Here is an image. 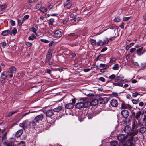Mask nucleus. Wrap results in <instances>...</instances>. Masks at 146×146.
<instances>
[{"label":"nucleus","instance_id":"obj_50","mask_svg":"<svg viewBox=\"0 0 146 146\" xmlns=\"http://www.w3.org/2000/svg\"><path fill=\"white\" fill-rule=\"evenodd\" d=\"M103 54H100L99 55L96 59V60L97 61L98 60H99L100 59H101V58L102 57V56L103 55Z\"/></svg>","mask_w":146,"mask_h":146},{"label":"nucleus","instance_id":"obj_24","mask_svg":"<svg viewBox=\"0 0 146 146\" xmlns=\"http://www.w3.org/2000/svg\"><path fill=\"white\" fill-rule=\"evenodd\" d=\"M22 129H20L17 131L15 134V136L17 138H18L23 133Z\"/></svg>","mask_w":146,"mask_h":146},{"label":"nucleus","instance_id":"obj_54","mask_svg":"<svg viewBox=\"0 0 146 146\" xmlns=\"http://www.w3.org/2000/svg\"><path fill=\"white\" fill-rule=\"evenodd\" d=\"M120 21V18L119 16H117L114 19V21L116 22H119Z\"/></svg>","mask_w":146,"mask_h":146},{"label":"nucleus","instance_id":"obj_27","mask_svg":"<svg viewBox=\"0 0 146 146\" xmlns=\"http://www.w3.org/2000/svg\"><path fill=\"white\" fill-rule=\"evenodd\" d=\"M19 111V110H16L11 112H9L7 115L6 117H10L11 116H12L13 115L15 114L18 112Z\"/></svg>","mask_w":146,"mask_h":146},{"label":"nucleus","instance_id":"obj_57","mask_svg":"<svg viewBox=\"0 0 146 146\" xmlns=\"http://www.w3.org/2000/svg\"><path fill=\"white\" fill-rule=\"evenodd\" d=\"M139 101L138 100H136L135 99L132 100V101L133 103L134 104H137L139 102Z\"/></svg>","mask_w":146,"mask_h":146},{"label":"nucleus","instance_id":"obj_60","mask_svg":"<svg viewBox=\"0 0 146 146\" xmlns=\"http://www.w3.org/2000/svg\"><path fill=\"white\" fill-rule=\"evenodd\" d=\"M25 44L28 47H30L32 46V44L31 43H30L28 42H26Z\"/></svg>","mask_w":146,"mask_h":146},{"label":"nucleus","instance_id":"obj_43","mask_svg":"<svg viewBox=\"0 0 146 146\" xmlns=\"http://www.w3.org/2000/svg\"><path fill=\"white\" fill-rule=\"evenodd\" d=\"M25 142L24 141H22L17 144V146H25Z\"/></svg>","mask_w":146,"mask_h":146},{"label":"nucleus","instance_id":"obj_52","mask_svg":"<svg viewBox=\"0 0 146 146\" xmlns=\"http://www.w3.org/2000/svg\"><path fill=\"white\" fill-rule=\"evenodd\" d=\"M41 4H42L41 3H37L34 7V9H38L39 8V7H38V5H41Z\"/></svg>","mask_w":146,"mask_h":146},{"label":"nucleus","instance_id":"obj_53","mask_svg":"<svg viewBox=\"0 0 146 146\" xmlns=\"http://www.w3.org/2000/svg\"><path fill=\"white\" fill-rule=\"evenodd\" d=\"M115 77H116V76H115V75L114 74H113L110 75L109 77V78L111 79H115V78H116Z\"/></svg>","mask_w":146,"mask_h":146},{"label":"nucleus","instance_id":"obj_16","mask_svg":"<svg viewBox=\"0 0 146 146\" xmlns=\"http://www.w3.org/2000/svg\"><path fill=\"white\" fill-rule=\"evenodd\" d=\"M38 25L36 24L34 25L33 26L31 30L30 29H29V30L33 32L36 35H37V33L36 31L38 30Z\"/></svg>","mask_w":146,"mask_h":146},{"label":"nucleus","instance_id":"obj_35","mask_svg":"<svg viewBox=\"0 0 146 146\" xmlns=\"http://www.w3.org/2000/svg\"><path fill=\"white\" fill-rule=\"evenodd\" d=\"M104 45V43L102 40H99L97 42V46H98Z\"/></svg>","mask_w":146,"mask_h":146},{"label":"nucleus","instance_id":"obj_25","mask_svg":"<svg viewBox=\"0 0 146 146\" xmlns=\"http://www.w3.org/2000/svg\"><path fill=\"white\" fill-rule=\"evenodd\" d=\"M143 49V47H141L140 48L138 49L137 50V54L139 56H140L141 54H143L144 52L142 53V51Z\"/></svg>","mask_w":146,"mask_h":146},{"label":"nucleus","instance_id":"obj_55","mask_svg":"<svg viewBox=\"0 0 146 146\" xmlns=\"http://www.w3.org/2000/svg\"><path fill=\"white\" fill-rule=\"evenodd\" d=\"M40 41L42 42H44L45 43H48L50 42V41L49 40H48L46 39H40Z\"/></svg>","mask_w":146,"mask_h":146},{"label":"nucleus","instance_id":"obj_3","mask_svg":"<svg viewBox=\"0 0 146 146\" xmlns=\"http://www.w3.org/2000/svg\"><path fill=\"white\" fill-rule=\"evenodd\" d=\"M16 140L15 138H11L9 139V140L5 141L3 143L4 146H14V143Z\"/></svg>","mask_w":146,"mask_h":146},{"label":"nucleus","instance_id":"obj_5","mask_svg":"<svg viewBox=\"0 0 146 146\" xmlns=\"http://www.w3.org/2000/svg\"><path fill=\"white\" fill-rule=\"evenodd\" d=\"M128 136V134L125 135L120 134L117 136V139L118 140L123 142L127 139Z\"/></svg>","mask_w":146,"mask_h":146},{"label":"nucleus","instance_id":"obj_4","mask_svg":"<svg viewBox=\"0 0 146 146\" xmlns=\"http://www.w3.org/2000/svg\"><path fill=\"white\" fill-rule=\"evenodd\" d=\"M80 35V33L79 32H76L74 33H72L69 34L68 36L69 37V38L71 40H73L77 38Z\"/></svg>","mask_w":146,"mask_h":146},{"label":"nucleus","instance_id":"obj_15","mask_svg":"<svg viewBox=\"0 0 146 146\" xmlns=\"http://www.w3.org/2000/svg\"><path fill=\"white\" fill-rule=\"evenodd\" d=\"M88 102H89V107L90 105L92 106H96L98 104V100L96 99H93L90 102L88 100Z\"/></svg>","mask_w":146,"mask_h":146},{"label":"nucleus","instance_id":"obj_18","mask_svg":"<svg viewBox=\"0 0 146 146\" xmlns=\"http://www.w3.org/2000/svg\"><path fill=\"white\" fill-rule=\"evenodd\" d=\"M110 104L112 107H116L117 106L118 103L116 100L113 99L110 101Z\"/></svg>","mask_w":146,"mask_h":146},{"label":"nucleus","instance_id":"obj_63","mask_svg":"<svg viewBox=\"0 0 146 146\" xmlns=\"http://www.w3.org/2000/svg\"><path fill=\"white\" fill-rule=\"evenodd\" d=\"M107 49V48L106 47H104L101 50V52H103L105 51H106Z\"/></svg>","mask_w":146,"mask_h":146},{"label":"nucleus","instance_id":"obj_22","mask_svg":"<svg viewBox=\"0 0 146 146\" xmlns=\"http://www.w3.org/2000/svg\"><path fill=\"white\" fill-rule=\"evenodd\" d=\"M16 71V68L15 67L12 66L9 68L8 73H15Z\"/></svg>","mask_w":146,"mask_h":146},{"label":"nucleus","instance_id":"obj_21","mask_svg":"<svg viewBox=\"0 0 146 146\" xmlns=\"http://www.w3.org/2000/svg\"><path fill=\"white\" fill-rule=\"evenodd\" d=\"M124 77L123 76L121 77L120 76H117L115 79V81L116 82H117L118 81L119 82H123L124 80L123 79Z\"/></svg>","mask_w":146,"mask_h":146},{"label":"nucleus","instance_id":"obj_11","mask_svg":"<svg viewBox=\"0 0 146 146\" xmlns=\"http://www.w3.org/2000/svg\"><path fill=\"white\" fill-rule=\"evenodd\" d=\"M131 128L130 126L129 125H126L124 129V131L127 134H128V135L130 136V131H131Z\"/></svg>","mask_w":146,"mask_h":146},{"label":"nucleus","instance_id":"obj_61","mask_svg":"<svg viewBox=\"0 0 146 146\" xmlns=\"http://www.w3.org/2000/svg\"><path fill=\"white\" fill-rule=\"evenodd\" d=\"M130 18V17H125L123 18V20L124 21L128 20Z\"/></svg>","mask_w":146,"mask_h":146},{"label":"nucleus","instance_id":"obj_6","mask_svg":"<svg viewBox=\"0 0 146 146\" xmlns=\"http://www.w3.org/2000/svg\"><path fill=\"white\" fill-rule=\"evenodd\" d=\"M129 112L127 110H123L121 111V114L122 117L125 119L129 116Z\"/></svg>","mask_w":146,"mask_h":146},{"label":"nucleus","instance_id":"obj_30","mask_svg":"<svg viewBox=\"0 0 146 146\" xmlns=\"http://www.w3.org/2000/svg\"><path fill=\"white\" fill-rule=\"evenodd\" d=\"M63 5L64 7H66L67 9H69L72 6V4L71 3L69 2L66 4H64Z\"/></svg>","mask_w":146,"mask_h":146},{"label":"nucleus","instance_id":"obj_64","mask_svg":"<svg viewBox=\"0 0 146 146\" xmlns=\"http://www.w3.org/2000/svg\"><path fill=\"white\" fill-rule=\"evenodd\" d=\"M11 24L13 26H15V21L13 20H11L10 21Z\"/></svg>","mask_w":146,"mask_h":146},{"label":"nucleus","instance_id":"obj_49","mask_svg":"<svg viewBox=\"0 0 146 146\" xmlns=\"http://www.w3.org/2000/svg\"><path fill=\"white\" fill-rule=\"evenodd\" d=\"M109 41V40L107 38H106L105 39L103 40V42L104 43V45L107 44L108 43Z\"/></svg>","mask_w":146,"mask_h":146},{"label":"nucleus","instance_id":"obj_2","mask_svg":"<svg viewBox=\"0 0 146 146\" xmlns=\"http://www.w3.org/2000/svg\"><path fill=\"white\" fill-rule=\"evenodd\" d=\"M137 122L136 120L132 122V128L131 129V131H130V136L132 137L133 136L134 137V136L136 135L138 132V130L136 129L135 131H134V129L136 127L137 128Z\"/></svg>","mask_w":146,"mask_h":146},{"label":"nucleus","instance_id":"obj_29","mask_svg":"<svg viewBox=\"0 0 146 146\" xmlns=\"http://www.w3.org/2000/svg\"><path fill=\"white\" fill-rule=\"evenodd\" d=\"M38 10L42 13H45L47 11V9L44 6L41 7Z\"/></svg>","mask_w":146,"mask_h":146},{"label":"nucleus","instance_id":"obj_46","mask_svg":"<svg viewBox=\"0 0 146 146\" xmlns=\"http://www.w3.org/2000/svg\"><path fill=\"white\" fill-rule=\"evenodd\" d=\"M119 67L118 64H114V66L112 68L114 70H116L118 69V68Z\"/></svg>","mask_w":146,"mask_h":146},{"label":"nucleus","instance_id":"obj_59","mask_svg":"<svg viewBox=\"0 0 146 146\" xmlns=\"http://www.w3.org/2000/svg\"><path fill=\"white\" fill-rule=\"evenodd\" d=\"M136 113L135 112L133 111L132 114V115H130V117L131 118L132 117H135V116H136Z\"/></svg>","mask_w":146,"mask_h":146},{"label":"nucleus","instance_id":"obj_1","mask_svg":"<svg viewBox=\"0 0 146 146\" xmlns=\"http://www.w3.org/2000/svg\"><path fill=\"white\" fill-rule=\"evenodd\" d=\"M81 102L76 103L75 107L78 109L89 107V102L88 98H81L80 100Z\"/></svg>","mask_w":146,"mask_h":146},{"label":"nucleus","instance_id":"obj_51","mask_svg":"<svg viewBox=\"0 0 146 146\" xmlns=\"http://www.w3.org/2000/svg\"><path fill=\"white\" fill-rule=\"evenodd\" d=\"M139 95H140L139 94V93H138L137 92H135V93H133V94L132 96L134 98H135V97H137V96Z\"/></svg>","mask_w":146,"mask_h":146},{"label":"nucleus","instance_id":"obj_23","mask_svg":"<svg viewBox=\"0 0 146 146\" xmlns=\"http://www.w3.org/2000/svg\"><path fill=\"white\" fill-rule=\"evenodd\" d=\"M7 72H3L1 74V78L3 80H5L7 77Z\"/></svg>","mask_w":146,"mask_h":146},{"label":"nucleus","instance_id":"obj_9","mask_svg":"<svg viewBox=\"0 0 146 146\" xmlns=\"http://www.w3.org/2000/svg\"><path fill=\"white\" fill-rule=\"evenodd\" d=\"M99 113L97 110L93 112H90L88 113V117L89 119H91L93 117L95 116L96 114H98Z\"/></svg>","mask_w":146,"mask_h":146},{"label":"nucleus","instance_id":"obj_34","mask_svg":"<svg viewBox=\"0 0 146 146\" xmlns=\"http://www.w3.org/2000/svg\"><path fill=\"white\" fill-rule=\"evenodd\" d=\"M113 84L114 86H122L123 85V83L122 82H118L117 83H113Z\"/></svg>","mask_w":146,"mask_h":146},{"label":"nucleus","instance_id":"obj_47","mask_svg":"<svg viewBox=\"0 0 146 146\" xmlns=\"http://www.w3.org/2000/svg\"><path fill=\"white\" fill-rule=\"evenodd\" d=\"M23 23V20L19 19L18 20V24L19 26L21 25Z\"/></svg>","mask_w":146,"mask_h":146},{"label":"nucleus","instance_id":"obj_17","mask_svg":"<svg viewBox=\"0 0 146 146\" xmlns=\"http://www.w3.org/2000/svg\"><path fill=\"white\" fill-rule=\"evenodd\" d=\"M62 32L58 30H56L54 33V35L55 37H60L62 36Z\"/></svg>","mask_w":146,"mask_h":146},{"label":"nucleus","instance_id":"obj_62","mask_svg":"<svg viewBox=\"0 0 146 146\" xmlns=\"http://www.w3.org/2000/svg\"><path fill=\"white\" fill-rule=\"evenodd\" d=\"M29 17L28 15H26L24 16L23 17V19L24 20H25L26 19H28Z\"/></svg>","mask_w":146,"mask_h":146},{"label":"nucleus","instance_id":"obj_13","mask_svg":"<svg viewBox=\"0 0 146 146\" xmlns=\"http://www.w3.org/2000/svg\"><path fill=\"white\" fill-rule=\"evenodd\" d=\"M53 51V50L51 49L50 48L49 49L46 57V59H47L48 60H50L51 59Z\"/></svg>","mask_w":146,"mask_h":146},{"label":"nucleus","instance_id":"obj_38","mask_svg":"<svg viewBox=\"0 0 146 146\" xmlns=\"http://www.w3.org/2000/svg\"><path fill=\"white\" fill-rule=\"evenodd\" d=\"M90 42L91 44L93 45H97V42L96 40L93 39H90Z\"/></svg>","mask_w":146,"mask_h":146},{"label":"nucleus","instance_id":"obj_44","mask_svg":"<svg viewBox=\"0 0 146 146\" xmlns=\"http://www.w3.org/2000/svg\"><path fill=\"white\" fill-rule=\"evenodd\" d=\"M80 44L78 43H73L70 44V46L71 47L74 46H78Z\"/></svg>","mask_w":146,"mask_h":146},{"label":"nucleus","instance_id":"obj_41","mask_svg":"<svg viewBox=\"0 0 146 146\" xmlns=\"http://www.w3.org/2000/svg\"><path fill=\"white\" fill-rule=\"evenodd\" d=\"M51 126V124L49 123H47L45 124V128L46 130L48 129Z\"/></svg>","mask_w":146,"mask_h":146},{"label":"nucleus","instance_id":"obj_56","mask_svg":"<svg viewBox=\"0 0 146 146\" xmlns=\"http://www.w3.org/2000/svg\"><path fill=\"white\" fill-rule=\"evenodd\" d=\"M98 80L101 82H104L105 81V79L103 77H100L98 78Z\"/></svg>","mask_w":146,"mask_h":146},{"label":"nucleus","instance_id":"obj_20","mask_svg":"<svg viewBox=\"0 0 146 146\" xmlns=\"http://www.w3.org/2000/svg\"><path fill=\"white\" fill-rule=\"evenodd\" d=\"M74 105L72 103H69L65 104V107L67 109H72L74 107Z\"/></svg>","mask_w":146,"mask_h":146},{"label":"nucleus","instance_id":"obj_48","mask_svg":"<svg viewBox=\"0 0 146 146\" xmlns=\"http://www.w3.org/2000/svg\"><path fill=\"white\" fill-rule=\"evenodd\" d=\"M121 107L122 109H127L128 108L127 105L123 103L121 104Z\"/></svg>","mask_w":146,"mask_h":146},{"label":"nucleus","instance_id":"obj_10","mask_svg":"<svg viewBox=\"0 0 146 146\" xmlns=\"http://www.w3.org/2000/svg\"><path fill=\"white\" fill-rule=\"evenodd\" d=\"M81 19V17H79L75 16L74 18L73 19H71V22L72 23L73 25H76L78 21Z\"/></svg>","mask_w":146,"mask_h":146},{"label":"nucleus","instance_id":"obj_26","mask_svg":"<svg viewBox=\"0 0 146 146\" xmlns=\"http://www.w3.org/2000/svg\"><path fill=\"white\" fill-rule=\"evenodd\" d=\"M10 32V31L9 30H4L2 32L1 35L3 36H6L9 34Z\"/></svg>","mask_w":146,"mask_h":146},{"label":"nucleus","instance_id":"obj_19","mask_svg":"<svg viewBox=\"0 0 146 146\" xmlns=\"http://www.w3.org/2000/svg\"><path fill=\"white\" fill-rule=\"evenodd\" d=\"M36 123L34 119L33 121L29 122V127L31 128H35L36 125Z\"/></svg>","mask_w":146,"mask_h":146},{"label":"nucleus","instance_id":"obj_7","mask_svg":"<svg viewBox=\"0 0 146 146\" xmlns=\"http://www.w3.org/2000/svg\"><path fill=\"white\" fill-rule=\"evenodd\" d=\"M44 115L41 114L36 116L34 118V120L36 122H39V121H42L44 118Z\"/></svg>","mask_w":146,"mask_h":146},{"label":"nucleus","instance_id":"obj_40","mask_svg":"<svg viewBox=\"0 0 146 146\" xmlns=\"http://www.w3.org/2000/svg\"><path fill=\"white\" fill-rule=\"evenodd\" d=\"M115 29V31L116 29H117V27L115 25H110L109 28L108 29Z\"/></svg>","mask_w":146,"mask_h":146},{"label":"nucleus","instance_id":"obj_37","mask_svg":"<svg viewBox=\"0 0 146 146\" xmlns=\"http://www.w3.org/2000/svg\"><path fill=\"white\" fill-rule=\"evenodd\" d=\"M141 114V113L139 111H138L136 113L135 119H136L138 120L139 119L140 117Z\"/></svg>","mask_w":146,"mask_h":146},{"label":"nucleus","instance_id":"obj_28","mask_svg":"<svg viewBox=\"0 0 146 146\" xmlns=\"http://www.w3.org/2000/svg\"><path fill=\"white\" fill-rule=\"evenodd\" d=\"M62 106H59L57 107L54 108L53 110L54 112H59L62 109Z\"/></svg>","mask_w":146,"mask_h":146},{"label":"nucleus","instance_id":"obj_58","mask_svg":"<svg viewBox=\"0 0 146 146\" xmlns=\"http://www.w3.org/2000/svg\"><path fill=\"white\" fill-rule=\"evenodd\" d=\"M30 113V112L29 111V112H26L23 115L21 118H20V119H21L23 118L25 116L28 115Z\"/></svg>","mask_w":146,"mask_h":146},{"label":"nucleus","instance_id":"obj_33","mask_svg":"<svg viewBox=\"0 0 146 146\" xmlns=\"http://www.w3.org/2000/svg\"><path fill=\"white\" fill-rule=\"evenodd\" d=\"M36 38V37L35 35L33 33L31 36L28 37V39L29 40H33L34 39H35Z\"/></svg>","mask_w":146,"mask_h":146},{"label":"nucleus","instance_id":"obj_14","mask_svg":"<svg viewBox=\"0 0 146 146\" xmlns=\"http://www.w3.org/2000/svg\"><path fill=\"white\" fill-rule=\"evenodd\" d=\"M53 110H49L45 112L47 117H50L52 116L55 115Z\"/></svg>","mask_w":146,"mask_h":146},{"label":"nucleus","instance_id":"obj_8","mask_svg":"<svg viewBox=\"0 0 146 146\" xmlns=\"http://www.w3.org/2000/svg\"><path fill=\"white\" fill-rule=\"evenodd\" d=\"M109 101V99L108 98H100L99 99V103L101 104H106Z\"/></svg>","mask_w":146,"mask_h":146},{"label":"nucleus","instance_id":"obj_12","mask_svg":"<svg viewBox=\"0 0 146 146\" xmlns=\"http://www.w3.org/2000/svg\"><path fill=\"white\" fill-rule=\"evenodd\" d=\"M29 121L27 119L24 121L22 123H20L19 125L23 129H25L27 126V122Z\"/></svg>","mask_w":146,"mask_h":146},{"label":"nucleus","instance_id":"obj_45","mask_svg":"<svg viewBox=\"0 0 146 146\" xmlns=\"http://www.w3.org/2000/svg\"><path fill=\"white\" fill-rule=\"evenodd\" d=\"M7 5L6 4L0 6V8L2 10H3L6 8Z\"/></svg>","mask_w":146,"mask_h":146},{"label":"nucleus","instance_id":"obj_39","mask_svg":"<svg viewBox=\"0 0 146 146\" xmlns=\"http://www.w3.org/2000/svg\"><path fill=\"white\" fill-rule=\"evenodd\" d=\"M109 66L105 64H101L100 65V67H102L104 69H106L107 67H108Z\"/></svg>","mask_w":146,"mask_h":146},{"label":"nucleus","instance_id":"obj_31","mask_svg":"<svg viewBox=\"0 0 146 146\" xmlns=\"http://www.w3.org/2000/svg\"><path fill=\"white\" fill-rule=\"evenodd\" d=\"M139 131L141 133H144L146 131V128L143 127H141L139 130Z\"/></svg>","mask_w":146,"mask_h":146},{"label":"nucleus","instance_id":"obj_32","mask_svg":"<svg viewBox=\"0 0 146 146\" xmlns=\"http://www.w3.org/2000/svg\"><path fill=\"white\" fill-rule=\"evenodd\" d=\"M17 33V29L16 28L14 27L10 32V35H12V34L15 35Z\"/></svg>","mask_w":146,"mask_h":146},{"label":"nucleus","instance_id":"obj_42","mask_svg":"<svg viewBox=\"0 0 146 146\" xmlns=\"http://www.w3.org/2000/svg\"><path fill=\"white\" fill-rule=\"evenodd\" d=\"M7 132H5L3 134V136L2 137V141H3L4 140H5L6 139V135H7Z\"/></svg>","mask_w":146,"mask_h":146},{"label":"nucleus","instance_id":"obj_36","mask_svg":"<svg viewBox=\"0 0 146 146\" xmlns=\"http://www.w3.org/2000/svg\"><path fill=\"white\" fill-rule=\"evenodd\" d=\"M118 143L116 141H112L110 142V145L111 146H116L117 145Z\"/></svg>","mask_w":146,"mask_h":146}]
</instances>
